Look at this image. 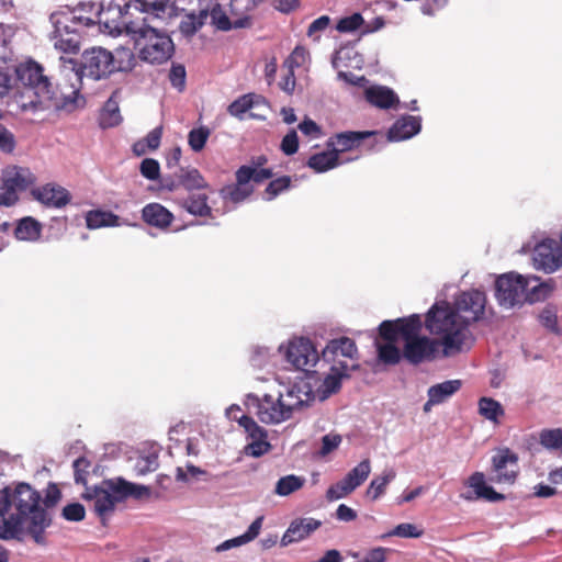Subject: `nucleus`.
<instances>
[{
	"label": "nucleus",
	"mask_w": 562,
	"mask_h": 562,
	"mask_svg": "<svg viewBox=\"0 0 562 562\" xmlns=\"http://www.w3.org/2000/svg\"><path fill=\"white\" fill-rule=\"evenodd\" d=\"M27 522V532L37 544H45L44 532L52 524L42 506L40 492L27 483L0 490V539H18Z\"/></svg>",
	"instance_id": "1"
},
{
	"label": "nucleus",
	"mask_w": 562,
	"mask_h": 562,
	"mask_svg": "<svg viewBox=\"0 0 562 562\" xmlns=\"http://www.w3.org/2000/svg\"><path fill=\"white\" fill-rule=\"evenodd\" d=\"M59 61L60 75L68 81L70 88L69 93H64V105L71 106L72 110L85 104L79 93L83 77L99 80L108 77L116 68L112 53L102 47L86 49L80 63L65 57H60Z\"/></svg>",
	"instance_id": "2"
},
{
	"label": "nucleus",
	"mask_w": 562,
	"mask_h": 562,
	"mask_svg": "<svg viewBox=\"0 0 562 562\" xmlns=\"http://www.w3.org/2000/svg\"><path fill=\"white\" fill-rule=\"evenodd\" d=\"M470 325L447 302L436 303L427 313L426 328L437 337L445 357H451L470 348Z\"/></svg>",
	"instance_id": "3"
},
{
	"label": "nucleus",
	"mask_w": 562,
	"mask_h": 562,
	"mask_svg": "<svg viewBox=\"0 0 562 562\" xmlns=\"http://www.w3.org/2000/svg\"><path fill=\"white\" fill-rule=\"evenodd\" d=\"M15 75L24 87L16 99L18 105L23 112L36 113L50 108L72 110L71 106L64 105L65 91H61V99L57 98L38 63L32 59L20 63L15 68Z\"/></svg>",
	"instance_id": "4"
},
{
	"label": "nucleus",
	"mask_w": 562,
	"mask_h": 562,
	"mask_svg": "<svg viewBox=\"0 0 562 562\" xmlns=\"http://www.w3.org/2000/svg\"><path fill=\"white\" fill-rule=\"evenodd\" d=\"M325 362L330 364L322 383L313 391L314 400L323 402L337 393L342 381L350 378V371L358 370V348L348 337L331 339L322 351Z\"/></svg>",
	"instance_id": "5"
},
{
	"label": "nucleus",
	"mask_w": 562,
	"mask_h": 562,
	"mask_svg": "<svg viewBox=\"0 0 562 562\" xmlns=\"http://www.w3.org/2000/svg\"><path fill=\"white\" fill-rule=\"evenodd\" d=\"M422 321L414 314L407 318L384 321L379 326L383 339L402 338L404 340L403 357L413 364L430 360L438 349L436 339L420 337Z\"/></svg>",
	"instance_id": "6"
},
{
	"label": "nucleus",
	"mask_w": 562,
	"mask_h": 562,
	"mask_svg": "<svg viewBox=\"0 0 562 562\" xmlns=\"http://www.w3.org/2000/svg\"><path fill=\"white\" fill-rule=\"evenodd\" d=\"M149 495L145 485L131 483L123 477L104 480L100 485L87 487L82 498L93 504L94 513L102 519L114 512L117 503L128 497L142 498Z\"/></svg>",
	"instance_id": "7"
},
{
	"label": "nucleus",
	"mask_w": 562,
	"mask_h": 562,
	"mask_svg": "<svg viewBox=\"0 0 562 562\" xmlns=\"http://www.w3.org/2000/svg\"><path fill=\"white\" fill-rule=\"evenodd\" d=\"M123 26L139 47V56L143 60L160 65L171 58L175 52L172 40L156 26L148 24L145 19L142 22H124Z\"/></svg>",
	"instance_id": "8"
},
{
	"label": "nucleus",
	"mask_w": 562,
	"mask_h": 562,
	"mask_svg": "<svg viewBox=\"0 0 562 562\" xmlns=\"http://www.w3.org/2000/svg\"><path fill=\"white\" fill-rule=\"evenodd\" d=\"M49 20L54 27L52 35L54 47L66 54H76L80 48L77 25L83 19L72 15L69 11H61L52 13Z\"/></svg>",
	"instance_id": "9"
},
{
	"label": "nucleus",
	"mask_w": 562,
	"mask_h": 562,
	"mask_svg": "<svg viewBox=\"0 0 562 562\" xmlns=\"http://www.w3.org/2000/svg\"><path fill=\"white\" fill-rule=\"evenodd\" d=\"M0 205L12 206L19 200V193L35 183L36 177L25 167L7 166L1 173Z\"/></svg>",
	"instance_id": "10"
},
{
	"label": "nucleus",
	"mask_w": 562,
	"mask_h": 562,
	"mask_svg": "<svg viewBox=\"0 0 562 562\" xmlns=\"http://www.w3.org/2000/svg\"><path fill=\"white\" fill-rule=\"evenodd\" d=\"M525 276L517 272H507L495 281V297L499 306L504 308L520 307L526 303Z\"/></svg>",
	"instance_id": "11"
},
{
	"label": "nucleus",
	"mask_w": 562,
	"mask_h": 562,
	"mask_svg": "<svg viewBox=\"0 0 562 562\" xmlns=\"http://www.w3.org/2000/svg\"><path fill=\"white\" fill-rule=\"evenodd\" d=\"M278 353L294 369L308 372L319 360V355L307 338H294L278 347Z\"/></svg>",
	"instance_id": "12"
},
{
	"label": "nucleus",
	"mask_w": 562,
	"mask_h": 562,
	"mask_svg": "<svg viewBox=\"0 0 562 562\" xmlns=\"http://www.w3.org/2000/svg\"><path fill=\"white\" fill-rule=\"evenodd\" d=\"M248 407L254 409L258 419L263 424H280L289 419V415L281 406L279 395L277 397L271 394H265L262 397L249 395Z\"/></svg>",
	"instance_id": "13"
},
{
	"label": "nucleus",
	"mask_w": 562,
	"mask_h": 562,
	"mask_svg": "<svg viewBox=\"0 0 562 562\" xmlns=\"http://www.w3.org/2000/svg\"><path fill=\"white\" fill-rule=\"evenodd\" d=\"M486 296L484 292L471 290L462 292L452 306L469 325L482 319L485 312Z\"/></svg>",
	"instance_id": "14"
},
{
	"label": "nucleus",
	"mask_w": 562,
	"mask_h": 562,
	"mask_svg": "<svg viewBox=\"0 0 562 562\" xmlns=\"http://www.w3.org/2000/svg\"><path fill=\"white\" fill-rule=\"evenodd\" d=\"M519 471L518 457L509 449L499 450L492 458L491 482L512 485Z\"/></svg>",
	"instance_id": "15"
},
{
	"label": "nucleus",
	"mask_w": 562,
	"mask_h": 562,
	"mask_svg": "<svg viewBox=\"0 0 562 562\" xmlns=\"http://www.w3.org/2000/svg\"><path fill=\"white\" fill-rule=\"evenodd\" d=\"M533 261L538 269L554 272L562 267V246L555 239H544L533 250Z\"/></svg>",
	"instance_id": "16"
},
{
	"label": "nucleus",
	"mask_w": 562,
	"mask_h": 562,
	"mask_svg": "<svg viewBox=\"0 0 562 562\" xmlns=\"http://www.w3.org/2000/svg\"><path fill=\"white\" fill-rule=\"evenodd\" d=\"M281 406L291 418L294 411L307 406L311 402L315 401L313 389L307 382H302L286 387L285 392H279Z\"/></svg>",
	"instance_id": "17"
},
{
	"label": "nucleus",
	"mask_w": 562,
	"mask_h": 562,
	"mask_svg": "<svg viewBox=\"0 0 562 562\" xmlns=\"http://www.w3.org/2000/svg\"><path fill=\"white\" fill-rule=\"evenodd\" d=\"M34 200L48 207L60 209L70 201L69 192L55 183H46L32 190Z\"/></svg>",
	"instance_id": "18"
},
{
	"label": "nucleus",
	"mask_w": 562,
	"mask_h": 562,
	"mask_svg": "<svg viewBox=\"0 0 562 562\" xmlns=\"http://www.w3.org/2000/svg\"><path fill=\"white\" fill-rule=\"evenodd\" d=\"M321 527V521L314 518H299L293 520L281 538V544L286 547L308 537Z\"/></svg>",
	"instance_id": "19"
},
{
	"label": "nucleus",
	"mask_w": 562,
	"mask_h": 562,
	"mask_svg": "<svg viewBox=\"0 0 562 562\" xmlns=\"http://www.w3.org/2000/svg\"><path fill=\"white\" fill-rule=\"evenodd\" d=\"M422 130V117L405 115L398 119L389 130L387 138L391 142H401L412 138Z\"/></svg>",
	"instance_id": "20"
},
{
	"label": "nucleus",
	"mask_w": 562,
	"mask_h": 562,
	"mask_svg": "<svg viewBox=\"0 0 562 562\" xmlns=\"http://www.w3.org/2000/svg\"><path fill=\"white\" fill-rule=\"evenodd\" d=\"M142 217L150 226L165 229L170 226L173 215L164 205L159 203H149L144 206Z\"/></svg>",
	"instance_id": "21"
},
{
	"label": "nucleus",
	"mask_w": 562,
	"mask_h": 562,
	"mask_svg": "<svg viewBox=\"0 0 562 562\" xmlns=\"http://www.w3.org/2000/svg\"><path fill=\"white\" fill-rule=\"evenodd\" d=\"M201 11L207 12V23H210L216 30L226 32L232 30L233 26H243L241 23H236L233 25L223 7L215 0H209L207 3L201 8Z\"/></svg>",
	"instance_id": "22"
},
{
	"label": "nucleus",
	"mask_w": 562,
	"mask_h": 562,
	"mask_svg": "<svg viewBox=\"0 0 562 562\" xmlns=\"http://www.w3.org/2000/svg\"><path fill=\"white\" fill-rule=\"evenodd\" d=\"M373 132H345L330 138L329 145L339 156L340 153L351 150L360 145V143L373 135Z\"/></svg>",
	"instance_id": "23"
},
{
	"label": "nucleus",
	"mask_w": 562,
	"mask_h": 562,
	"mask_svg": "<svg viewBox=\"0 0 562 562\" xmlns=\"http://www.w3.org/2000/svg\"><path fill=\"white\" fill-rule=\"evenodd\" d=\"M249 363L255 370L273 372L277 368V353L268 347L256 346L251 348Z\"/></svg>",
	"instance_id": "24"
},
{
	"label": "nucleus",
	"mask_w": 562,
	"mask_h": 562,
	"mask_svg": "<svg viewBox=\"0 0 562 562\" xmlns=\"http://www.w3.org/2000/svg\"><path fill=\"white\" fill-rule=\"evenodd\" d=\"M262 521H263V517L260 516V517H257L251 524L250 526L248 527V529L246 530L245 533L238 536V537H235V538H232V539H228V540H225L223 541L222 543H220L216 548H215V551L216 552H224V551H227V550H231L233 548H237V547H240V546H244L250 541H252L254 539H256L261 530V527H262Z\"/></svg>",
	"instance_id": "25"
},
{
	"label": "nucleus",
	"mask_w": 562,
	"mask_h": 562,
	"mask_svg": "<svg viewBox=\"0 0 562 562\" xmlns=\"http://www.w3.org/2000/svg\"><path fill=\"white\" fill-rule=\"evenodd\" d=\"M366 98L371 104L381 109H389L398 103V98L395 92L392 89L382 86L368 88L366 90Z\"/></svg>",
	"instance_id": "26"
},
{
	"label": "nucleus",
	"mask_w": 562,
	"mask_h": 562,
	"mask_svg": "<svg viewBox=\"0 0 562 562\" xmlns=\"http://www.w3.org/2000/svg\"><path fill=\"white\" fill-rule=\"evenodd\" d=\"M526 281V303L533 304L544 301L551 294L553 288L548 282H540L536 276H525Z\"/></svg>",
	"instance_id": "27"
},
{
	"label": "nucleus",
	"mask_w": 562,
	"mask_h": 562,
	"mask_svg": "<svg viewBox=\"0 0 562 562\" xmlns=\"http://www.w3.org/2000/svg\"><path fill=\"white\" fill-rule=\"evenodd\" d=\"M86 224L89 229L116 227L121 225V218L109 211L92 210L86 214Z\"/></svg>",
	"instance_id": "28"
},
{
	"label": "nucleus",
	"mask_w": 562,
	"mask_h": 562,
	"mask_svg": "<svg viewBox=\"0 0 562 562\" xmlns=\"http://www.w3.org/2000/svg\"><path fill=\"white\" fill-rule=\"evenodd\" d=\"M207 195L201 192H191L180 204L190 214L195 216L211 215V206L207 204Z\"/></svg>",
	"instance_id": "29"
},
{
	"label": "nucleus",
	"mask_w": 562,
	"mask_h": 562,
	"mask_svg": "<svg viewBox=\"0 0 562 562\" xmlns=\"http://www.w3.org/2000/svg\"><path fill=\"white\" fill-rule=\"evenodd\" d=\"M469 486L472 487L479 498H485L490 502L503 501L505 496L497 493L492 486L486 485L482 472H475L469 477Z\"/></svg>",
	"instance_id": "30"
},
{
	"label": "nucleus",
	"mask_w": 562,
	"mask_h": 562,
	"mask_svg": "<svg viewBox=\"0 0 562 562\" xmlns=\"http://www.w3.org/2000/svg\"><path fill=\"white\" fill-rule=\"evenodd\" d=\"M206 23L207 12L201 11V9H199L198 12L191 11L182 18L179 30L182 35L190 37L194 35L200 29H202Z\"/></svg>",
	"instance_id": "31"
},
{
	"label": "nucleus",
	"mask_w": 562,
	"mask_h": 562,
	"mask_svg": "<svg viewBox=\"0 0 562 562\" xmlns=\"http://www.w3.org/2000/svg\"><path fill=\"white\" fill-rule=\"evenodd\" d=\"M316 172H326L340 165L339 157L336 151H322L312 155L306 164Z\"/></svg>",
	"instance_id": "32"
},
{
	"label": "nucleus",
	"mask_w": 562,
	"mask_h": 562,
	"mask_svg": "<svg viewBox=\"0 0 562 562\" xmlns=\"http://www.w3.org/2000/svg\"><path fill=\"white\" fill-rule=\"evenodd\" d=\"M162 136V126H157L151 130L144 138L137 140L133 145V153L140 157L148 151H154L159 148Z\"/></svg>",
	"instance_id": "33"
},
{
	"label": "nucleus",
	"mask_w": 562,
	"mask_h": 562,
	"mask_svg": "<svg viewBox=\"0 0 562 562\" xmlns=\"http://www.w3.org/2000/svg\"><path fill=\"white\" fill-rule=\"evenodd\" d=\"M122 121L120 114L119 102L116 93H113L105 102L104 108L100 114V125L103 128L114 127Z\"/></svg>",
	"instance_id": "34"
},
{
	"label": "nucleus",
	"mask_w": 562,
	"mask_h": 562,
	"mask_svg": "<svg viewBox=\"0 0 562 562\" xmlns=\"http://www.w3.org/2000/svg\"><path fill=\"white\" fill-rule=\"evenodd\" d=\"M396 476V472L394 469H385L380 476L374 477L368 488L367 496L372 501H376L382 496L386 490L389 483H391Z\"/></svg>",
	"instance_id": "35"
},
{
	"label": "nucleus",
	"mask_w": 562,
	"mask_h": 562,
	"mask_svg": "<svg viewBox=\"0 0 562 562\" xmlns=\"http://www.w3.org/2000/svg\"><path fill=\"white\" fill-rule=\"evenodd\" d=\"M461 385L460 380H448L430 386L427 391V395H431L439 404H442L457 393Z\"/></svg>",
	"instance_id": "36"
},
{
	"label": "nucleus",
	"mask_w": 562,
	"mask_h": 562,
	"mask_svg": "<svg viewBox=\"0 0 562 562\" xmlns=\"http://www.w3.org/2000/svg\"><path fill=\"white\" fill-rule=\"evenodd\" d=\"M14 235L19 240H36L41 235V224L32 217H24L14 228Z\"/></svg>",
	"instance_id": "37"
},
{
	"label": "nucleus",
	"mask_w": 562,
	"mask_h": 562,
	"mask_svg": "<svg viewBox=\"0 0 562 562\" xmlns=\"http://www.w3.org/2000/svg\"><path fill=\"white\" fill-rule=\"evenodd\" d=\"M305 482V477L295 474L282 476L276 483L274 493L278 496L282 497L289 496L294 492L301 490L304 486Z\"/></svg>",
	"instance_id": "38"
},
{
	"label": "nucleus",
	"mask_w": 562,
	"mask_h": 562,
	"mask_svg": "<svg viewBox=\"0 0 562 562\" xmlns=\"http://www.w3.org/2000/svg\"><path fill=\"white\" fill-rule=\"evenodd\" d=\"M479 414L485 419L498 424L499 418L504 416L505 411L502 404L491 397H481L479 400Z\"/></svg>",
	"instance_id": "39"
},
{
	"label": "nucleus",
	"mask_w": 562,
	"mask_h": 562,
	"mask_svg": "<svg viewBox=\"0 0 562 562\" xmlns=\"http://www.w3.org/2000/svg\"><path fill=\"white\" fill-rule=\"evenodd\" d=\"M401 338L384 339L385 342H375L379 360L386 364H396L401 360V351L395 342Z\"/></svg>",
	"instance_id": "40"
},
{
	"label": "nucleus",
	"mask_w": 562,
	"mask_h": 562,
	"mask_svg": "<svg viewBox=\"0 0 562 562\" xmlns=\"http://www.w3.org/2000/svg\"><path fill=\"white\" fill-rule=\"evenodd\" d=\"M371 463L369 459L362 460L358 465L351 469L345 476L350 487L355 491L359 487L370 475Z\"/></svg>",
	"instance_id": "41"
},
{
	"label": "nucleus",
	"mask_w": 562,
	"mask_h": 562,
	"mask_svg": "<svg viewBox=\"0 0 562 562\" xmlns=\"http://www.w3.org/2000/svg\"><path fill=\"white\" fill-rule=\"evenodd\" d=\"M260 97L249 93L241 95L228 106V113L235 117L241 119L243 115L259 103Z\"/></svg>",
	"instance_id": "42"
},
{
	"label": "nucleus",
	"mask_w": 562,
	"mask_h": 562,
	"mask_svg": "<svg viewBox=\"0 0 562 562\" xmlns=\"http://www.w3.org/2000/svg\"><path fill=\"white\" fill-rule=\"evenodd\" d=\"M254 191L252 186H243L239 183L229 184L221 190V195L224 200H229L233 203L245 201Z\"/></svg>",
	"instance_id": "43"
},
{
	"label": "nucleus",
	"mask_w": 562,
	"mask_h": 562,
	"mask_svg": "<svg viewBox=\"0 0 562 562\" xmlns=\"http://www.w3.org/2000/svg\"><path fill=\"white\" fill-rule=\"evenodd\" d=\"M180 183L189 191L207 188V183L195 168L181 170L179 176Z\"/></svg>",
	"instance_id": "44"
},
{
	"label": "nucleus",
	"mask_w": 562,
	"mask_h": 562,
	"mask_svg": "<svg viewBox=\"0 0 562 562\" xmlns=\"http://www.w3.org/2000/svg\"><path fill=\"white\" fill-rule=\"evenodd\" d=\"M158 456L156 453H148L139 456L133 467V471L136 475H146L147 473L154 472L158 469Z\"/></svg>",
	"instance_id": "45"
},
{
	"label": "nucleus",
	"mask_w": 562,
	"mask_h": 562,
	"mask_svg": "<svg viewBox=\"0 0 562 562\" xmlns=\"http://www.w3.org/2000/svg\"><path fill=\"white\" fill-rule=\"evenodd\" d=\"M238 424L245 429L251 440L267 438V431L251 417L243 415L239 417Z\"/></svg>",
	"instance_id": "46"
},
{
	"label": "nucleus",
	"mask_w": 562,
	"mask_h": 562,
	"mask_svg": "<svg viewBox=\"0 0 562 562\" xmlns=\"http://www.w3.org/2000/svg\"><path fill=\"white\" fill-rule=\"evenodd\" d=\"M539 440L540 443L548 449L562 447V428L542 430Z\"/></svg>",
	"instance_id": "47"
},
{
	"label": "nucleus",
	"mask_w": 562,
	"mask_h": 562,
	"mask_svg": "<svg viewBox=\"0 0 562 562\" xmlns=\"http://www.w3.org/2000/svg\"><path fill=\"white\" fill-rule=\"evenodd\" d=\"M210 136V131L206 127L193 128L188 135V143L192 150L200 151L205 146Z\"/></svg>",
	"instance_id": "48"
},
{
	"label": "nucleus",
	"mask_w": 562,
	"mask_h": 562,
	"mask_svg": "<svg viewBox=\"0 0 562 562\" xmlns=\"http://www.w3.org/2000/svg\"><path fill=\"white\" fill-rule=\"evenodd\" d=\"M353 492V490L350 487L346 479L338 481L336 484H333L329 486V488L326 492V498L329 502L338 501L340 498H344L348 494Z\"/></svg>",
	"instance_id": "49"
},
{
	"label": "nucleus",
	"mask_w": 562,
	"mask_h": 562,
	"mask_svg": "<svg viewBox=\"0 0 562 562\" xmlns=\"http://www.w3.org/2000/svg\"><path fill=\"white\" fill-rule=\"evenodd\" d=\"M290 182H291V179H290V177H286V176L278 178L276 180H272L266 188L265 199L267 201L274 199L278 194H280L281 192H283L284 190H286L290 187Z\"/></svg>",
	"instance_id": "50"
},
{
	"label": "nucleus",
	"mask_w": 562,
	"mask_h": 562,
	"mask_svg": "<svg viewBox=\"0 0 562 562\" xmlns=\"http://www.w3.org/2000/svg\"><path fill=\"white\" fill-rule=\"evenodd\" d=\"M306 59V49L301 46H297L283 63V69L294 70L295 68L302 67L305 64Z\"/></svg>",
	"instance_id": "51"
},
{
	"label": "nucleus",
	"mask_w": 562,
	"mask_h": 562,
	"mask_svg": "<svg viewBox=\"0 0 562 562\" xmlns=\"http://www.w3.org/2000/svg\"><path fill=\"white\" fill-rule=\"evenodd\" d=\"M139 171L144 178L155 181L160 176V165L154 158H145L140 162Z\"/></svg>",
	"instance_id": "52"
},
{
	"label": "nucleus",
	"mask_w": 562,
	"mask_h": 562,
	"mask_svg": "<svg viewBox=\"0 0 562 562\" xmlns=\"http://www.w3.org/2000/svg\"><path fill=\"white\" fill-rule=\"evenodd\" d=\"M363 23V19L360 13H353L350 16H346L339 20L336 29L341 33H349L358 30Z\"/></svg>",
	"instance_id": "53"
},
{
	"label": "nucleus",
	"mask_w": 562,
	"mask_h": 562,
	"mask_svg": "<svg viewBox=\"0 0 562 562\" xmlns=\"http://www.w3.org/2000/svg\"><path fill=\"white\" fill-rule=\"evenodd\" d=\"M424 531L418 529L416 525L413 524H400L397 525L391 532L390 536H396L401 538H419L422 537Z\"/></svg>",
	"instance_id": "54"
},
{
	"label": "nucleus",
	"mask_w": 562,
	"mask_h": 562,
	"mask_svg": "<svg viewBox=\"0 0 562 562\" xmlns=\"http://www.w3.org/2000/svg\"><path fill=\"white\" fill-rule=\"evenodd\" d=\"M91 463L88 459L81 457L74 461L72 468L75 473L76 483L87 484V476L89 474V468Z\"/></svg>",
	"instance_id": "55"
},
{
	"label": "nucleus",
	"mask_w": 562,
	"mask_h": 562,
	"mask_svg": "<svg viewBox=\"0 0 562 562\" xmlns=\"http://www.w3.org/2000/svg\"><path fill=\"white\" fill-rule=\"evenodd\" d=\"M61 516L68 521H81L86 509L80 503H70L63 508Z\"/></svg>",
	"instance_id": "56"
},
{
	"label": "nucleus",
	"mask_w": 562,
	"mask_h": 562,
	"mask_svg": "<svg viewBox=\"0 0 562 562\" xmlns=\"http://www.w3.org/2000/svg\"><path fill=\"white\" fill-rule=\"evenodd\" d=\"M330 24V19L327 15H322L314 20L307 30V36L313 38V41H318L322 33L328 29Z\"/></svg>",
	"instance_id": "57"
},
{
	"label": "nucleus",
	"mask_w": 562,
	"mask_h": 562,
	"mask_svg": "<svg viewBox=\"0 0 562 562\" xmlns=\"http://www.w3.org/2000/svg\"><path fill=\"white\" fill-rule=\"evenodd\" d=\"M281 150L286 155H294L299 149V137L295 130H291L281 142Z\"/></svg>",
	"instance_id": "58"
},
{
	"label": "nucleus",
	"mask_w": 562,
	"mask_h": 562,
	"mask_svg": "<svg viewBox=\"0 0 562 562\" xmlns=\"http://www.w3.org/2000/svg\"><path fill=\"white\" fill-rule=\"evenodd\" d=\"M270 448L269 442L266 440V438L251 440L246 447L245 452L247 456H251L255 458L261 457L266 452H268Z\"/></svg>",
	"instance_id": "59"
},
{
	"label": "nucleus",
	"mask_w": 562,
	"mask_h": 562,
	"mask_svg": "<svg viewBox=\"0 0 562 562\" xmlns=\"http://www.w3.org/2000/svg\"><path fill=\"white\" fill-rule=\"evenodd\" d=\"M169 79L172 87H175L179 91L183 90L186 85L184 67L182 65H173L169 74Z\"/></svg>",
	"instance_id": "60"
},
{
	"label": "nucleus",
	"mask_w": 562,
	"mask_h": 562,
	"mask_svg": "<svg viewBox=\"0 0 562 562\" xmlns=\"http://www.w3.org/2000/svg\"><path fill=\"white\" fill-rule=\"evenodd\" d=\"M341 443V436L337 434H328L322 438V448L319 453L326 456L337 449Z\"/></svg>",
	"instance_id": "61"
},
{
	"label": "nucleus",
	"mask_w": 562,
	"mask_h": 562,
	"mask_svg": "<svg viewBox=\"0 0 562 562\" xmlns=\"http://www.w3.org/2000/svg\"><path fill=\"white\" fill-rule=\"evenodd\" d=\"M299 130L302 134L315 139L319 138L322 135L321 127L310 117H305L300 124Z\"/></svg>",
	"instance_id": "62"
},
{
	"label": "nucleus",
	"mask_w": 562,
	"mask_h": 562,
	"mask_svg": "<svg viewBox=\"0 0 562 562\" xmlns=\"http://www.w3.org/2000/svg\"><path fill=\"white\" fill-rule=\"evenodd\" d=\"M206 472L193 464H187L186 470L182 468H177L176 477L178 481L186 482L191 477H198L199 475H204Z\"/></svg>",
	"instance_id": "63"
},
{
	"label": "nucleus",
	"mask_w": 562,
	"mask_h": 562,
	"mask_svg": "<svg viewBox=\"0 0 562 562\" xmlns=\"http://www.w3.org/2000/svg\"><path fill=\"white\" fill-rule=\"evenodd\" d=\"M14 147L15 140L13 134L8 128L0 125V149L4 153H11Z\"/></svg>",
	"instance_id": "64"
}]
</instances>
